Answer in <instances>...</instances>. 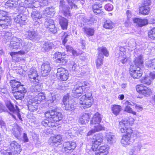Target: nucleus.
<instances>
[{
  "label": "nucleus",
  "instance_id": "obj_23",
  "mask_svg": "<svg viewBox=\"0 0 155 155\" xmlns=\"http://www.w3.org/2000/svg\"><path fill=\"white\" fill-rule=\"evenodd\" d=\"M10 83L12 87V91L25 89L23 85H22L20 82L15 80H11Z\"/></svg>",
  "mask_w": 155,
  "mask_h": 155
},
{
  "label": "nucleus",
  "instance_id": "obj_12",
  "mask_svg": "<svg viewBox=\"0 0 155 155\" xmlns=\"http://www.w3.org/2000/svg\"><path fill=\"white\" fill-rule=\"evenodd\" d=\"M7 107L11 112V114L12 115V117L16 119V116L21 120H22V118L21 117V116L19 114V110L18 107L15 106V108L11 103H9L8 104L6 105Z\"/></svg>",
  "mask_w": 155,
  "mask_h": 155
},
{
  "label": "nucleus",
  "instance_id": "obj_10",
  "mask_svg": "<svg viewBox=\"0 0 155 155\" xmlns=\"http://www.w3.org/2000/svg\"><path fill=\"white\" fill-rule=\"evenodd\" d=\"M137 91L145 96H148L152 94L151 90L148 87L142 84L138 85L136 87Z\"/></svg>",
  "mask_w": 155,
  "mask_h": 155
},
{
  "label": "nucleus",
  "instance_id": "obj_20",
  "mask_svg": "<svg viewBox=\"0 0 155 155\" xmlns=\"http://www.w3.org/2000/svg\"><path fill=\"white\" fill-rule=\"evenodd\" d=\"M109 148L106 145L98 146L95 155H107L108 153Z\"/></svg>",
  "mask_w": 155,
  "mask_h": 155
},
{
  "label": "nucleus",
  "instance_id": "obj_50",
  "mask_svg": "<svg viewBox=\"0 0 155 155\" xmlns=\"http://www.w3.org/2000/svg\"><path fill=\"white\" fill-rule=\"evenodd\" d=\"M146 65L149 68L155 69V58L146 61Z\"/></svg>",
  "mask_w": 155,
  "mask_h": 155
},
{
  "label": "nucleus",
  "instance_id": "obj_46",
  "mask_svg": "<svg viewBox=\"0 0 155 155\" xmlns=\"http://www.w3.org/2000/svg\"><path fill=\"white\" fill-rule=\"evenodd\" d=\"M48 101H50L51 103L54 104L57 103L58 100L56 99V95L53 93H50L48 94Z\"/></svg>",
  "mask_w": 155,
  "mask_h": 155
},
{
  "label": "nucleus",
  "instance_id": "obj_40",
  "mask_svg": "<svg viewBox=\"0 0 155 155\" xmlns=\"http://www.w3.org/2000/svg\"><path fill=\"white\" fill-rule=\"evenodd\" d=\"M22 130L21 128L17 126L13 129L12 134L16 138L18 139L21 136Z\"/></svg>",
  "mask_w": 155,
  "mask_h": 155
},
{
  "label": "nucleus",
  "instance_id": "obj_56",
  "mask_svg": "<svg viewBox=\"0 0 155 155\" xmlns=\"http://www.w3.org/2000/svg\"><path fill=\"white\" fill-rule=\"evenodd\" d=\"M21 17L20 20V24L24 25L27 22V17L26 15L23 14H21Z\"/></svg>",
  "mask_w": 155,
  "mask_h": 155
},
{
  "label": "nucleus",
  "instance_id": "obj_18",
  "mask_svg": "<svg viewBox=\"0 0 155 155\" xmlns=\"http://www.w3.org/2000/svg\"><path fill=\"white\" fill-rule=\"evenodd\" d=\"M45 26L51 32L53 33H55L57 31V28L55 27L54 21L50 18H48L46 19V21L45 23Z\"/></svg>",
  "mask_w": 155,
  "mask_h": 155
},
{
  "label": "nucleus",
  "instance_id": "obj_13",
  "mask_svg": "<svg viewBox=\"0 0 155 155\" xmlns=\"http://www.w3.org/2000/svg\"><path fill=\"white\" fill-rule=\"evenodd\" d=\"M142 147L140 141L138 140V138H136L134 146L130 149L129 154L130 155H137L140 151Z\"/></svg>",
  "mask_w": 155,
  "mask_h": 155
},
{
  "label": "nucleus",
  "instance_id": "obj_53",
  "mask_svg": "<svg viewBox=\"0 0 155 155\" xmlns=\"http://www.w3.org/2000/svg\"><path fill=\"white\" fill-rule=\"evenodd\" d=\"M103 58L98 56L97 57L95 61L96 65L97 68H100L101 66L103 64L102 60Z\"/></svg>",
  "mask_w": 155,
  "mask_h": 155
},
{
  "label": "nucleus",
  "instance_id": "obj_19",
  "mask_svg": "<svg viewBox=\"0 0 155 155\" xmlns=\"http://www.w3.org/2000/svg\"><path fill=\"white\" fill-rule=\"evenodd\" d=\"M12 24V19L10 17L6 16L0 20V27L3 29H6L10 27Z\"/></svg>",
  "mask_w": 155,
  "mask_h": 155
},
{
  "label": "nucleus",
  "instance_id": "obj_2",
  "mask_svg": "<svg viewBox=\"0 0 155 155\" xmlns=\"http://www.w3.org/2000/svg\"><path fill=\"white\" fill-rule=\"evenodd\" d=\"M78 0H68V2L70 6V7H68L65 5V2L63 0H60V2L59 8L60 11L62 12L65 16L70 15V14L69 9L72 8H77V6L73 4V2L77 1Z\"/></svg>",
  "mask_w": 155,
  "mask_h": 155
},
{
  "label": "nucleus",
  "instance_id": "obj_29",
  "mask_svg": "<svg viewBox=\"0 0 155 155\" xmlns=\"http://www.w3.org/2000/svg\"><path fill=\"white\" fill-rule=\"evenodd\" d=\"M62 138L59 135H57L51 137L49 140V142L50 144L53 145L57 143H59L62 140Z\"/></svg>",
  "mask_w": 155,
  "mask_h": 155
},
{
  "label": "nucleus",
  "instance_id": "obj_36",
  "mask_svg": "<svg viewBox=\"0 0 155 155\" xmlns=\"http://www.w3.org/2000/svg\"><path fill=\"white\" fill-rule=\"evenodd\" d=\"M53 121L54 120L49 121L48 120H44L41 122V124L44 126H48V127H56L58 125V123H56L53 122Z\"/></svg>",
  "mask_w": 155,
  "mask_h": 155
},
{
  "label": "nucleus",
  "instance_id": "obj_41",
  "mask_svg": "<svg viewBox=\"0 0 155 155\" xmlns=\"http://www.w3.org/2000/svg\"><path fill=\"white\" fill-rule=\"evenodd\" d=\"M122 110V107L120 105H113L112 107L111 110L112 113L115 115H117Z\"/></svg>",
  "mask_w": 155,
  "mask_h": 155
},
{
  "label": "nucleus",
  "instance_id": "obj_26",
  "mask_svg": "<svg viewBox=\"0 0 155 155\" xmlns=\"http://www.w3.org/2000/svg\"><path fill=\"white\" fill-rule=\"evenodd\" d=\"M155 78V72H152L150 73L149 76L146 77L141 80V82L147 85H150L152 80Z\"/></svg>",
  "mask_w": 155,
  "mask_h": 155
},
{
  "label": "nucleus",
  "instance_id": "obj_4",
  "mask_svg": "<svg viewBox=\"0 0 155 155\" xmlns=\"http://www.w3.org/2000/svg\"><path fill=\"white\" fill-rule=\"evenodd\" d=\"M130 55V51L126 50L124 47H121L120 49V52L116 56L119 62L124 64L127 62Z\"/></svg>",
  "mask_w": 155,
  "mask_h": 155
},
{
  "label": "nucleus",
  "instance_id": "obj_37",
  "mask_svg": "<svg viewBox=\"0 0 155 155\" xmlns=\"http://www.w3.org/2000/svg\"><path fill=\"white\" fill-rule=\"evenodd\" d=\"M130 137L129 135H125L123 136L121 142L123 146L129 145L130 143Z\"/></svg>",
  "mask_w": 155,
  "mask_h": 155
},
{
  "label": "nucleus",
  "instance_id": "obj_59",
  "mask_svg": "<svg viewBox=\"0 0 155 155\" xmlns=\"http://www.w3.org/2000/svg\"><path fill=\"white\" fill-rule=\"evenodd\" d=\"M102 8L101 5V4L96 2L95 4L93 5L92 8L93 11Z\"/></svg>",
  "mask_w": 155,
  "mask_h": 155
},
{
  "label": "nucleus",
  "instance_id": "obj_1",
  "mask_svg": "<svg viewBox=\"0 0 155 155\" xmlns=\"http://www.w3.org/2000/svg\"><path fill=\"white\" fill-rule=\"evenodd\" d=\"M32 46V44L25 40H22L20 38L13 37L11 39L8 49L11 50H17L18 49L23 47L26 51H28Z\"/></svg>",
  "mask_w": 155,
  "mask_h": 155
},
{
  "label": "nucleus",
  "instance_id": "obj_54",
  "mask_svg": "<svg viewBox=\"0 0 155 155\" xmlns=\"http://www.w3.org/2000/svg\"><path fill=\"white\" fill-rule=\"evenodd\" d=\"M124 111L129 113L131 114L134 115H136V112L134 111L128 105L126 106Z\"/></svg>",
  "mask_w": 155,
  "mask_h": 155
},
{
  "label": "nucleus",
  "instance_id": "obj_33",
  "mask_svg": "<svg viewBox=\"0 0 155 155\" xmlns=\"http://www.w3.org/2000/svg\"><path fill=\"white\" fill-rule=\"evenodd\" d=\"M98 56L104 58V55L107 57L109 54L106 48L102 47L98 48Z\"/></svg>",
  "mask_w": 155,
  "mask_h": 155
},
{
  "label": "nucleus",
  "instance_id": "obj_44",
  "mask_svg": "<svg viewBox=\"0 0 155 155\" xmlns=\"http://www.w3.org/2000/svg\"><path fill=\"white\" fill-rule=\"evenodd\" d=\"M33 20H37L40 19L42 17V15L40 12L37 11H33L31 15Z\"/></svg>",
  "mask_w": 155,
  "mask_h": 155
},
{
  "label": "nucleus",
  "instance_id": "obj_14",
  "mask_svg": "<svg viewBox=\"0 0 155 155\" xmlns=\"http://www.w3.org/2000/svg\"><path fill=\"white\" fill-rule=\"evenodd\" d=\"M130 73L134 79L139 78L142 75V72L140 67H135L134 65H131L129 69Z\"/></svg>",
  "mask_w": 155,
  "mask_h": 155
},
{
  "label": "nucleus",
  "instance_id": "obj_55",
  "mask_svg": "<svg viewBox=\"0 0 155 155\" xmlns=\"http://www.w3.org/2000/svg\"><path fill=\"white\" fill-rule=\"evenodd\" d=\"M148 36L151 39H155V27L149 31Z\"/></svg>",
  "mask_w": 155,
  "mask_h": 155
},
{
  "label": "nucleus",
  "instance_id": "obj_61",
  "mask_svg": "<svg viewBox=\"0 0 155 155\" xmlns=\"http://www.w3.org/2000/svg\"><path fill=\"white\" fill-rule=\"evenodd\" d=\"M7 13L3 10H0V20L4 18L7 16Z\"/></svg>",
  "mask_w": 155,
  "mask_h": 155
},
{
  "label": "nucleus",
  "instance_id": "obj_21",
  "mask_svg": "<svg viewBox=\"0 0 155 155\" xmlns=\"http://www.w3.org/2000/svg\"><path fill=\"white\" fill-rule=\"evenodd\" d=\"M41 73L43 76H47L51 71L50 63L46 62L43 64L41 67Z\"/></svg>",
  "mask_w": 155,
  "mask_h": 155
},
{
  "label": "nucleus",
  "instance_id": "obj_16",
  "mask_svg": "<svg viewBox=\"0 0 155 155\" xmlns=\"http://www.w3.org/2000/svg\"><path fill=\"white\" fill-rule=\"evenodd\" d=\"M24 3V4H23V5H21L20 4L18 6V10L20 14H23L26 12L27 11H28L26 8H33L36 7V6L33 5L29 0H25Z\"/></svg>",
  "mask_w": 155,
  "mask_h": 155
},
{
  "label": "nucleus",
  "instance_id": "obj_48",
  "mask_svg": "<svg viewBox=\"0 0 155 155\" xmlns=\"http://www.w3.org/2000/svg\"><path fill=\"white\" fill-rule=\"evenodd\" d=\"M45 98V94L43 93L40 92L36 95L34 97V101H41Z\"/></svg>",
  "mask_w": 155,
  "mask_h": 155
},
{
  "label": "nucleus",
  "instance_id": "obj_60",
  "mask_svg": "<svg viewBox=\"0 0 155 155\" xmlns=\"http://www.w3.org/2000/svg\"><path fill=\"white\" fill-rule=\"evenodd\" d=\"M94 129L96 132L104 130V127L99 124L98 125L94 126Z\"/></svg>",
  "mask_w": 155,
  "mask_h": 155
},
{
  "label": "nucleus",
  "instance_id": "obj_47",
  "mask_svg": "<svg viewBox=\"0 0 155 155\" xmlns=\"http://www.w3.org/2000/svg\"><path fill=\"white\" fill-rule=\"evenodd\" d=\"M150 10V8L149 7L143 6L140 7L139 10L140 13L144 15L148 14L149 13Z\"/></svg>",
  "mask_w": 155,
  "mask_h": 155
},
{
  "label": "nucleus",
  "instance_id": "obj_39",
  "mask_svg": "<svg viewBox=\"0 0 155 155\" xmlns=\"http://www.w3.org/2000/svg\"><path fill=\"white\" fill-rule=\"evenodd\" d=\"M54 10L52 8H47L44 12V15L51 18L54 15Z\"/></svg>",
  "mask_w": 155,
  "mask_h": 155
},
{
  "label": "nucleus",
  "instance_id": "obj_45",
  "mask_svg": "<svg viewBox=\"0 0 155 155\" xmlns=\"http://www.w3.org/2000/svg\"><path fill=\"white\" fill-rule=\"evenodd\" d=\"M134 63L135 65L134 66L135 67L137 66L139 67L141 66L143 63V56L140 55L136 58L134 61Z\"/></svg>",
  "mask_w": 155,
  "mask_h": 155
},
{
  "label": "nucleus",
  "instance_id": "obj_58",
  "mask_svg": "<svg viewBox=\"0 0 155 155\" xmlns=\"http://www.w3.org/2000/svg\"><path fill=\"white\" fill-rule=\"evenodd\" d=\"M64 35L62 37V44L64 45L65 44L67 41L69 35L65 32L63 33Z\"/></svg>",
  "mask_w": 155,
  "mask_h": 155
},
{
  "label": "nucleus",
  "instance_id": "obj_24",
  "mask_svg": "<svg viewBox=\"0 0 155 155\" xmlns=\"http://www.w3.org/2000/svg\"><path fill=\"white\" fill-rule=\"evenodd\" d=\"M26 92V90L25 88L19 90L12 91V93L16 99L21 100L24 98Z\"/></svg>",
  "mask_w": 155,
  "mask_h": 155
},
{
  "label": "nucleus",
  "instance_id": "obj_30",
  "mask_svg": "<svg viewBox=\"0 0 155 155\" xmlns=\"http://www.w3.org/2000/svg\"><path fill=\"white\" fill-rule=\"evenodd\" d=\"M101 115L97 112L94 115L92 120L91 121V124H98L101 121Z\"/></svg>",
  "mask_w": 155,
  "mask_h": 155
},
{
  "label": "nucleus",
  "instance_id": "obj_25",
  "mask_svg": "<svg viewBox=\"0 0 155 155\" xmlns=\"http://www.w3.org/2000/svg\"><path fill=\"white\" fill-rule=\"evenodd\" d=\"M134 119L132 117H130L127 120H123L119 122V127H124L132 125L134 122Z\"/></svg>",
  "mask_w": 155,
  "mask_h": 155
},
{
  "label": "nucleus",
  "instance_id": "obj_15",
  "mask_svg": "<svg viewBox=\"0 0 155 155\" xmlns=\"http://www.w3.org/2000/svg\"><path fill=\"white\" fill-rule=\"evenodd\" d=\"M29 79L32 83L35 84L39 82L37 71L34 68H31L28 73Z\"/></svg>",
  "mask_w": 155,
  "mask_h": 155
},
{
  "label": "nucleus",
  "instance_id": "obj_22",
  "mask_svg": "<svg viewBox=\"0 0 155 155\" xmlns=\"http://www.w3.org/2000/svg\"><path fill=\"white\" fill-rule=\"evenodd\" d=\"M83 91V88L80 85H75L72 90V95L75 98L78 97L82 94Z\"/></svg>",
  "mask_w": 155,
  "mask_h": 155
},
{
  "label": "nucleus",
  "instance_id": "obj_52",
  "mask_svg": "<svg viewBox=\"0 0 155 155\" xmlns=\"http://www.w3.org/2000/svg\"><path fill=\"white\" fill-rule=\"evenodd\" d=\"M27 35L29 39L32 40L35 39L37 35V33L35 31H28L27 32Z\"/></svg>",
  "mask_w": 155,
  "mask_h": 155
},
{
  "label": "nucleus",
  "instance_id": "obj_8",
  "mask_svg": "<svg viewBox=\"0 0 155 155\" xmlns=\"http://www.w3.org/2000/svg\"><path fill=\"white\" fill-rule=\"evenodd\" d=\"M103 136L100 134L94 135L92 138V149L93 151L97 150L98 147L103 142Z\"/></svg>",
  "mask_w": 155,
  "mask_h": 155
},
{
  "label": "nucleus",
  "instance_id": "obj_63",
  "mask_svg": "<svg viewBox=\"0 0 155 155\" xmlns=\"http://www.w3.org/2000/svg\"><path fill=\"white\" fill-rule=\"evenodd\" d=\"M113 6L110 4H106L104 6L105 9L108 11H112L113 9Z\"/></svg>",
  "mask_w": 155,
  "mask_h": 155
},
{
  "label": "nucleus",
  "instance_id": "obj_17",
  "mask_svg": "<svg viewBox=\"0 0 155 155\" xmlns=\"http://www.w3.org/2000/svg\"><path fill=\"white\" fill-rule=\"evenodd\" d=\"M63 102L66 110L73 111L76 108V106L73 103V101H68V98L67 96H65L64 97Z\"/></svg>",
  "mask_w": 155,
  "mask_h": 155
},
{
  "label": "nucleus",
  "instance_id": "obj_35",
  "mask_svg": "<svg viewBox=\"0 0 155 155\" xmlns=\"http://www.w3.org/2000/svg\"><path fill=\"white\" fill-rule=\"evenodd\" d=\"M54 44L50 41L43 42L41 44V47L45 51H48L53 48Z\"/></svg>",
  "mask_w": 155,
  "mask_h": 155
},
{
  "label": "nucleus",
  "instance_id": "obj_43",
  "mask_svg": "<svg viewBox=\"0 0 155 155\" xmlns=\"http://www.w3.org/2000/svg\"><path fill=\"white\" fill-rule=\"evenodd\" d=\"M129 126H125L124 127H119L120 128V131L122 133L126 132V135H129L131 136L133 133V131L131 128L129 127Z\"/></svg>",
  "mask_w": 155,
  "mask_h": 155
},
{
  "label": "nucleus",
  "instance_id": "obj_28",
  "mask_svg": "<svg viewBox=\"0 0 155 155\" xmlns=\"http://www.w3.org/2000/svg\"><path fill=\"white\" fill-rule=\"evenodd\" d=\"M76 146V143L74 142H67L65 143L63 145L64 149L65 151L73 150Z\"/></svg>",
  "mask_w": 155,
  "mask_h": 155
},
{
  "label": "nucleus",
  "instance_id": "obj_51",
  "mask_svg": "<svg viewBox=\"0 0 155 155\" xmlns=\"http://www.w3.org/2000/svg\"><path fill=\"white\" fill-rule=\"evenodd\" d=\"M103 27L106 29H111L113 28V24L110 20H107L104 23Z\"/></svg>",
  "mask_w": 155,
  "mask_h": 155
},
{
  "label": "nucleus",
  "instance_id": "obj_27",
  "mask_svg": "<svg viewBox=\"0 0 155 155\" xmlns=\"http://www.w3.org/2000/svg\"><path fill=\"white\" fill-rule=\"evenodd\" d=\"M105 139L107 143L110 144L115 142V137L113 134L111 132L107 133L106 134Z\"/></svg>",
  "mask_w": 155,
  "mask_h": 155
},
{
  "label": "nucleus",
  "instance_id": "obj_38",
  "mask_svg": "<svg viewBox=\"0 0 155 155\" xmlns=\"http://www.w3.org/2000/svg\"><path fill=\"white\" fill-rule=\"evenodd\" d=\"M59 24L63 29H66L68 24V20L63 17L59 18Z\"/></svg>",
  "mask_w": 155,
  "mask_h": 155
},
{
  "label": "nucleus",
  "instance_id": "obj_62",
  "mask_svg": "<svg viewBox=\"0 0 155 155\" xmlns=\"http://www.w3.org/2000/svg\"><path fill=\"white\" fill-rule=\"evenodd\" d=\"M81 85H80L82 88L84 89L88 88L90 86L89 84L87 82L84 81L81 83Z\"/></svg>",
  "mask_w": 155,
  "mask_h": 155
},
{
  "label": "nucleus",
  "instance_id": "obj_34",
  "mask_svg": "<svg viewBox=\"0 0 155 155\" xmlns=\"http://www.w3.org/2000/svg\"><path fill=\"white\" fill-rule=\"evenodd\" d=\"M19 0H9L5 3V7L7 8H15L18 4Z\"/></svg>",
  "mask_w": 155,
  "mask_h": 155
},
{
  "label": "nucleus",
  "instance_id": "obj_6",
  "mask_svg": "<svg viewBox=\"0 0 155 155\" xmlns=\"http://www.w3.org/2000/svg\"><path fill=\"white\" fill-rule=\"evenodd\" d=\"M93 100L91 94L83 95L79 99V103L81 105H82L83 108L90 107L92 104Z\"/></svg>",
  "mask_w": 155,
  "mask_h": 155
},
{
  "label": "nucleus",
  "instance_id": "obj_11",
  "mask_svg": "<svg viewBox=\"0 0 155 155\" xmlns=\"http://www.w3.org/2000/svg\"><path fill=\"white\" fill-rule=\"evenodd\" d=\"M66 57V55L65 53H61L59 52H56L54 54L53 58L56 60L57 63L64 65L68 61Z\"/></svg>",
  "mask_w": 155,
  "mask_h": 155
},
{
  "label": "nucleus",
  "instance_id": "obj_5",
  "mask_svg": "<svg viewBox=\"0 0 155 155\" xmlns=\"http://www.w3.org/2000/svg\"><path fill=\"white\" fill-rule=\"evenodd\" d=\"M45 115L47 118L49 119V120H54L53 122L56 123H58L62 118V115L61 113L52 110L47 111L45 113Z\"/></svg>",
  "mask_w": 155,
  "mask_h": 155
},
{
  "label": "nucleus",
  "instance_id": "obj_7",
  "mask_svg": "<svg viewBox=\"0 0 155 155\" xmlns=\"http://www.w3.org/2000/svg\"><path fill=\"white\" fill-rule=\"evenodd\" d=\"M103 136L100 134L94 135L92 138V149L93 151L97 150L98 147L103 142Z\"/></svg>",
  "mask_w": 155,
  "mask_h": 155
},
{
  "label": "nucleus",
  "instance_id": "obj_9",
  "mask_svg": "<svg viewBox=\"0 0 155 155\" xmlns=\"http://www.w3.org/2000/svg\"><path fill=\"white\" fill-rule=\"evenodd\" d=\"M56 75L58 79L62 81H66L68 78L69 73L65 68H60L57 69Z\"/></svg>",
  "mask_w": 155,
  "mask_h": 155
},
{
  "label": "nucleus",
  "instance_id": "obj_32",
  "mask_svg": "<svg viewBox=\"0 0 155 155\" xmlns=\"http://www.w3.org/2000/svg\"><path fill=\"white\" fill-rule=\"evenodd\" d=\"M133 21L136 23L139 27H142L148 24V21L146 19H142L139 18H135L133 19Z\"/></svg>",
  "mask_w": 155,
  "mask_h": 155
},
{
  "label": "nucleus",
  "instance_id": "obj_64",
  "mask_svg": "<svg viewBox=\"0 0 155 155\" xmlns=\"http://www.w3.org/2000/svg\"><path fill=\"white\" fill-rule=\"evenodd\" d=\"M21 17V14H20L19 15H17L16 17H15L14 19L15 22L16 23L20 24V20Z\"/></svg>",
  "mask_w": 155,
  "mask_h": 155
},
{
  "label": "nucleus",
  "instance_id": "obj_31",
  "mask_svg": "<svg viewBox=\"0 0 155 155\" xmlns=\"http://www.w3.org/2000/svg\"><path fill=\"white\" fill-rule=\"evenodd\" d=\"M91 117L90 114L88 113H84L80 118L79 123L82 124H85L89 121Z\"/></svg>",
  "mask_w": 155,
  "mask_h": 155
},
{
  "label": "nucleus",
  "instance_id": "obj_3",
  "mask_svg": "<svg viewBox=\"0 0 155 155\" xmlns=\"http://www.w3.org/2000/svg\"><path fill=\"white\" fill-rule=\"evenodd\" d=\"M21 150V146L15 141H12L8 146L7 151H5V155H12V154H18Z\"/></svg>",
  "mask_w": 155,
  "mask_h": 155
},
{
  "label": "nucleus",
  "instance_id": "obj_42",
  "mask_svg": "<svg viewBox=\"0 0 155 155\" xmlns=\"http://www.w3.org/2000/svg\"><path fill=\"white\" fill-rule=\"evenodd\" d=\"M82 31L86 34L87 36H91L94 35V31L92 28H89L87 27L82 28Z\"/></svg>",
  "mask_w": 155,
  "mask_h": 155
},
{
  "label": "nucleus",
  "instance_id": "obj_49",
  "mask_svg": "<svg viewBox=\"0 0 155 155\" xmlns=\"http://www.w3.org/2000/svg\"><path fill=\"white\" fill-rule=\"evenodd\" d=\"M29 110L32 112L36 111L37 109V106L36 104L34 102H30L28 104Z\"/></svg>",
  "mask_w": 155,
  "mask_h": 155
},
{
  "label": "nucleus",
  "instance_id": "obj_57",
  "mask_svg": "<svg viewBox=\"0 0 155 155\" xmlns=\"http://www.w3.org/2000/svg\"><path fill=\"white\" fill-rule=\"evenodd\" d=\"M70 70L72 71H75L78 67L73 61H71L70 65Z\"/></svg>",
  "mask_w": 155,
  "mask_h": 155
}]
</instances>
